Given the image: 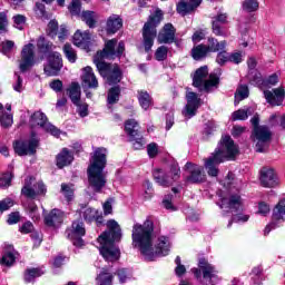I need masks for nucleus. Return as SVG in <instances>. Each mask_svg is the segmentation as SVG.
<instances>
[{
  "mask_svg": "<svg viewBox=\"0 0 285 285\" xmlns=\"http://www.w3.org/2000/svg\"><path fill=\"white\" fill-rule=\"evenodd\" d=\"M205 168H206V170H207V175L209 176V177H218V175H219V168H217L216 166H215V164H209V160H207L206 163H205Z\"/></svg>",
  "mask_w": 285,
  "mask_h": 285,
  "instance_id": "e2e57ef3",
  "label": "nucleus"
},
{
  "mask_svg": "<svg viewBox=\"0 0 285 285\" xmlns=\"http://www.w3.org/2000/svg\"><path fill=\"white\" fill-rule=\"evenodd\" d=\"M236 95H238L240 101L244 99H248V95H250V91L248 90V86L240 85L236 90Z\"/></svg>",
  "mask_w": 285,
  "mask_h": 285,
  "instance_id": "69168bd1",
  "label": "nucleus"
},
{
  "mask_svg": "<svg viewBox=\"0 0 285 285\" xmlns=\"http://www.w3.org/2000/svg\"><path fill=\"white\" fill-rule=\"evenodd\" d=\"M12 206H14V200L10 197L0 200V217L6 213V210L11 209Z\"/></svg>",
  "mask_w": 285,
  "mask_h": 285,
  "instance_id": "603ef678",
  "label": "nucleus"
},
{
  "mask_svg": "<svg viewBox=\"0 0 285 285\" xmlns=\"http://www.w3.org/2000/svg\"><path fill=\"white\" fill-rule=\"evenodd\" d=\"M228 209L239 213L242 210V196L239 194H232L227 203Z\"/></svg>",
  "mask_w": 285,
  "mask_h": 285,
  "instance_id": "ea45409f",
  "label": "nucleus"
},
{
  "mask_svg": "<svg viewBox=\"0 0 285 285\" xmlns=\"http://www.w3.org/2000/svg\"><path fill=\"white\" fill-rule=\"evenodd\" d=\"M154 180L158 186H163V188H170L173 186V180L168 174L164 173L163 169H155L153 173Z\"/></svg>",
  "mask_w": 285,
  "mask_h": 285,
  "instance_id": "7c9ffc66",
  "label": "nucleus"
},
{
  "mask_svg": "<svg viewBox=\"0 0 285 285\" xmlns=\"http://www.w3.org/2000/svg\"><path fill=\"white\" fill-rule=\"evenodd\" d=\"M124 52H126V42L119 41L117 46V39L107 40L104 49L96 52L94 63L97 66L98 61H106L104 59H120Z\"/></svg>",
  "mask_w": 285,
  "mask_h": 285,
  "instance_id": "39448f33",
  "label": "nucleus"
},
{
  "mask_svg": "<svg viewBox=\"0 0 285 285\" xmlns=\"http://www.w3.org/2000/svg\"><path fill=\"white\" fill-rule=\"evenodd\" d=\"M124 28V19L119 14H111L106 22L107 35H117Z\"/></svg>",
  "mask_w": 285,
  "mask_h": 285,
  "instance_id": "a878e982",
  "label": "nucleus"
},
{
  "mask_svg": "<svg viewBox=\"0 0 285 285\" xmlns=\"http://www.w3.org/2000/svg\"><path fill=\"white\" fill-rule=\"evenodd\" d=\"M137 128H139L137 120L131 118L125 121V132L128 135L129 141H132L134 150H141L146 146V140Z\"/></svg>",
  "mask_w": 285,
  "mask_h": 285,
  "instance_id": "9b49d317",
  "label": "nucleus"
},
{
  "mask_svg": "<svg viewBox=\"0 0 285 285\" xmlns=\"http://www.w3.org/2000/svg\"><path fill=\"white\" fill-rule=\"evenodd\" d=\"M204 3V0H180L176 4V12L181 17H186L187 14H193Z\"/></svg>",
  "mask_w": 285,
  "mask_h": 285,
  "instance_id": "4be33fe9",
  "label": "nucleus"
},
{
  "mask_svg": "<svg viewBox=\"0 0 285 285\" xmlns=\"http://www.w3.org/2000/svg\"><path fill=\"white\" fill-rule=\"evenodd\" d=\"M252 139L258 141L256 144V153H264V145L262 144H268L273 139V131L268 126L262 125L252 130Z\"/></svg>",
  "mask_w": 285,
  "mask_h": 285,
  "instance_id": "dca6fc26",
  "label": "nucleus"
},
{
  "mask_svg": "<svg viewBox=\"0 0 285 285\" xmlns=\"http://www.w3.org/2000/svg\"><path fill=\"white\" fill-rule=\"evenodd\" d=\"M0 124L2 128H10L13 124L12 114H2V116L0 117Z\"/></svg>",
  "mask_w": 285,
  "mask_h": 285,
  "instance_id": "052dcab7",
  "label": "nucleus"
},
{
  "mask_svg": "<svg viewBox=\"0 0 285 285\" xmlns=\"http://www.w3.org/2000/svg\"><path fill=\"white\" fill-rule=\"evenodd\" d=\"M164 20V11L156 9L154 14L149 16L148 20L144 23L141 29V43L145 52H150L157 39V27Z\"/></svg>",
  "mask_w": 285,
  "mask_h": 285,
  "instance_id": "7ed1b4c3",
  "label": "nucleus"
},
{
  "mask_svg": "<svg viewBox=\"0 0 285 285\" xmlns=\"http://www.w3.org/2000/svg\"><path fill=\"white\" fill-rule=\"evenodd\" d=\"M248 219H250L249 215H242V214L234 215L229 219L227 228H230L233 224H238L239 222L246 223L248 222Z\"/></svg>",
  "mask_w": 285,
  "mask_h": 285,
  "instance_id": "4d7b16f0",
  "label": "nucleus"
},
{
  "mask_svg": "<svg viewBox=\"0 0 285 285\" xmlns=\"http://www.w3.org/2000/svg\"><path fill=\"white\" fill-rule=\"evenodd\" d=\"M207 161L209 164H224V161H235V159L228 158V154L218 147L215 149L213 157H209Z\"/></svg>",
  "mask_w": 285,
  "mask_h": 285,
  "instance_id": "72a5a7b5",
  "label": "nucleus"
},
{
  "mask_svg": "<svg viewBox=\"0 0 285 285\" xmlns=\"http://www.w3.org/2000/svg\"><path fill=\"white\" fill-rule=\"evenodd\" d=\"M155 223L150 218H147L144 224L136 223L132 226V246L139 249L146 262H155L157 257H166L170 253V244L166 240V236L159 237L158 244L153 247Z\"/></svg>",
  "mask_w": 285,
  "mask_h": 285,
  "instance_id": "f257e3e1",
  "label": "nucleus"
},
{
  "mask_svg": "<svg viewBox=\"0 0 285 285\" xmlns=\"http://www.w3.org/2000/svg\"><path fill=\"white\" fill-rule=\"evenodd\" d=\"M63 55L68 59L69 63H77V51L72 48V45L65 43Z\"/></svg>",
  "mask_w": 285,
  "mask_h": 285,
  "instance_id": "37998d69",
  "label": "nucleus"
},
{
  "mask_svg": "<svg viewBox=\"0 0 285 285\" xmlns=\"http://www.w3.org/2000/svg\"><path fill=\"white\" fill-rule=\"evenodd\" d=\"M248 119V111L246 109H238L232 114L233 121H246Z\"/></svg>",
  "mask_w": 285,
  "mask_h": 285,
  "instance_id": "5fc2aeb1",
  "label": "nucleus"
},
{
  "mask_svg": "<svg viewBox=\"0 0 285 285\" xmlns=\"http://www.w3.org/2000/svg\"><path fill=\"white\" fill-rule=\"evenodd\" d=\"M73 45L78 48H90V41H92V38L90 36L89 31L81 32L80 30H77L72 37Z\"/></svg>",
  "mask_w": 285,
  "mask_h": 285,
  "instance_id": "cd10ccee",
  "label": "nucleus"
},
{
  "mask_svg": "<svg viewBox=\"0 0 285 285\" xmlns=\"http://www.w3.org/2000/svg\"><path fill=\"white\" fill-rule=\"evenodd\" d=\"M49 87L53 92H62L63 91V81L60 79H55L49 83Z\"/></svg>",
  "mask_w": 285,
  "mask_h": 285,
  "instance_id": "774afa93",
  "label": "nucleus"
},
{
  "mask_svg": "<svg viewBox=\"0 0 285 285\" xmlns=\"http://www.w3.org/2000/svg\"><path fill=\"white\" fill-rule=\"evenodd\" d=\"M244 12H257L259 10V1L245 0L242 4Z\"/></svg>",
  "mask_w": 285,
  "mask_h": 285,
  "instance_id": "c03bdc74",
  "label": "nucleus"
},
{
  "mask_svg": "<svg viewBox=\"0 0 285 285\" xmlns=\"http://www.w3.org/2000/svg\"><path fill=\"white\" fill-rule=\"evenodd\" d=\"M191 273L196 279H202L203 276L206 284L210 285H215V279H219V276L217 275L219 272L213 264L208 263L206 257L198 258V268H191Z\"/></svg>",
  "mask_w": 285,
  "mask_h": 285,
  "instance_id": "0eeeda50",
  "label": "nucleus"
},
{
  "mask_svg": "<svg viewBox=\"0 0 285 285\" xmlns=\"http://www.w3.org/2000/svg\"><path fill=\"white\" fill-rule=\"evenodd\" d=\"M41 139L37 135V131H30V138L28 140H16L13 142V150L19 157H26L28 155H37V148H39Z\"/></svg>",
  "mask_w": 285,
  "mask_h": 285,
  "instance_id": "6e6552de",
  "label": "nucleus"
},
{
  "mask_svg": "<svg viewBox=\"0 0 285 285\" xmlns=\"http://www.w3.org/2000/svg\"><path fill=\"white\" fill-rule=\"evenodd\" d=\"M208 77V66H202L194 72L193 83L194 88H197L199 92H210L212 88H217L219 86V76L217 73H210Z\"/></svg>",
  "mask_w": 285,
  "mask_h": 285,
  "instance_id": "20e7f679",
  "label": "nucleus"
},
{
  "mask_svg": "<svg viewBox=\"0 0 285 285\" xmlns=\"http://www.w3.org/2000/svg\"><path fill=\"white\" fill-rule=\"evenodd\" d=\"M228 53L226 52V50H220L217 56H216V63H218L219 66H226L228 60Z\"/></svg>",
  "mask_w": 285,
  "mask_h": 285,
  "instance_id": "338daca9",
  "label": "nucleus"
},
{
  "mask_svg": "<svg viewBox=\"0 0 285 285\" xmlns=\"http://www.w3.org/2000/svg\"><path fill=\"white\" fill-rule=\"evenodd\" d=\"M73 106L77 107V112H78L79 117H81L82 119L85 117H88V115H90V111L88 110V108H89L88 102H81V100H80V101H78V104H73Z\"/></svg>",
  "mask_w": 285,
  "mask_h": 285,
  "instance_id": "8fccbe9b",
  "label": "nucleus"
},
{
  "mask_svg": "<svg viewBox=\"0 0 285 285\" xmlns=\"http://www.w3.org/2000/svg\"><path fill=\"white\" fill-rule=\"evenodd\" d=\"M96 68L100 77L106 79L109 86H119V83H121V80L124 79V70H121L119 63L112 65L106 61H98Z\"/></svg>",
  "mask_w": 285,
  "mask_h": 285,
  "instance_id": "423d86ee",
  "label": "nucleus"
},
{
  "mask_svg": "<svg viewBox=\"0 0 285 285\" xmlns=\"http://www.w3.org/2000/svg\"><path fill=\"white\" fill-rule=\"evenodd\" d=\"M98 242L100 244L99 253L105 262L115 264V262H119V259H121V249H119V246H117L116 243L106 240Z\"/></svg>",
  "mask_w": 285,
  "mask_h": 285,
  "instance_id": "ddd939ff",
  "label": "nucleus"
},
{
  "mask_svg": "<svg viewBox=\"0 0 285 285\" xmlns=\"http://www.w3.org/2000/svg\"><path fill=\"white\" fill-rule=\"evenodd\" d=\"M106 226L108 229L99 235L98 242H121V226H119V223L115 219H109Z\"/></svg>",
  "mask_w": 285,
  "mask_h": 285,
  "instance_id": "2eb2a0df",
  "label": "nucleus"
},
{
  "mask_svg": "<svg viewBox=\"0 0 285 285\" xmlns=\"http://www.w3.org/2000/svg\"><path fill=\"white\" fill-rule=\"evenodd\" d=\"M8 32V13L6 11L0 12V35Z\"/></svg>",
  "mask_w": 285,
  "mask_h": 285,
  "instance_id": "bf43d9fd",
  "label": "nucleus"
},
{
  "mask_svg": "<svg viewBox=\"0 0 285 285\" xmlns=\"http://www.w3.org/2000/svg\"><path fill=\"white\" fill-rule=\"evenodd\" d=\"M137 99L140 108L142 110H148L150 107L155 106V100L153 96L147 90L140 89L137 91Z\"/></svg>",
  "mask_w": 285,
  "mask_h": 285,
  "instance_id": "c85d7f7f",
  "label": "nucleus"
},
{
  "mask_svg": "<svg viewBox=\"0 0 285 285\" xmlns=\"http://www.w3.org/2000/svg\"><path fill=\"white\" fill-rule=\"evenodd\" d=\"M208 46L207 49L209 52H219L222 50H226V40H217L216 38H208Z\"/></svg>",
  "mask_w": 285,
  "mask_h": 285,
  "instance_id": "58836bf2",
  "label": "nucleus"
},
{
  "mask_svg": "<svg viewBox=\"0 0 285 285\" xmlns=\"http://www.w3.org/2000/svg\"><path fill=\"white\" fill-rule=\"evenodd\" d=\"M147 155L149 159H155L159 155V146L157 142H150L147 145Z\"/></svg>",
  "mask_w": 285,
  "mask_h": 285,
  "instance_id": "13d9d810",
  "label": "nucleus"
},
{
  "mask_svg": "<svg viewBox=\"0 0 285 285\" xmlns=\"http://www.w3.org/2000/svg\"><path fill=\"white\" fill-rule=\"evenodd\" d=\"M14 262H17V257L12 252L4 254L0 259V264L2 266H8V267L13 266Z\"/></svg>",
  "mask_w": 285,
  "mask_h": 285,
  "instance_id": "09e8293b",
  "label": "nucleus"
},
{
  "mask_svg": "<svg viewBox=\"0 0 285 285\" xmlns=\"http://www.w3.org/2000/svg\"><path fill=\"white\" fill-rule=\"evenodd\" d=\"M169 168L173 181H177L181 177V169L179 168V164L177 161H173L170 163Z\"/></svg>",
  "mask_w": 285,
  "mask_h": 285,
  "instance_id": "3c124183",
  "label": "nucleus"
},
{
  "mask_svg": "<svg viewBox=\"0 0 285 285\" xmlns=\"http://www.w3.org/2000/svg\"><path fill=\"white\" fill-rule=\"evenodd\" d=\"M81 20L86 22V26H88V28H97V18L95 17V11H82Z\"/></svg>",
  "mask_w": 285,
  "mask_h": 285,
  "instance_id": "79ce46f5",
  "label": "nucleus"
},
{
  "mask_svg": "<svg viewBox=\"0 0 285 285\" xmlns=\"http://www.w3.org/2000/svg\"><path fill=\"white\" fill-rule=\"evenodd\" d=\"M184 170L188 173L184 176L185 184H204L206 181V171L204 167L191 161L186 163Z\"/></svg>",
  "mask_w": 285,
  "mask_h": 285,
  "instance_id": "f8f14e48",
  "label": "nucleus"
},
{
  "mask_svg": "<svg viewBox=\"0 0 285 285\" xmlns=\"http://www.w3.org/2000/svg\"><path fill=\"white\" fill-rule=\"evenodd\" d=\"M259 184L263 188H277L279 186V176L274 168L264 166L259 170Z\"/></svg>",
  "mask_w": 285,
  "mask_h": 285,
  "instance_id": "f3484780",
  "label": "nucleus"
},
{
  "mask_svg": "<svg viewBox=\"0 0 285 285\" xmlns=\"http://www.w3.org/2000/svg\"><path fill=\"white\" fill-rule=\"evenodd\" d=\"M36 13L41 19H50V17H48V11H46V4L42 2H36Z\"/></svg>",
  "mask_w": 285,
  "mask_h": 285,
  "instance_id": "680f3d73",
  "label": "nucleus"
},
{
  "mask_svg": "<svg viewBox=\"0 0 285 285\" xmlns=\"http://www.w3.org/2000/svg\"><path fill=\"white\" fill-rule=\"evenodd\" d=\"M112 282H115V274L110 273L108 267H102L96 276V285H112Z\"/></svg>",
  "mask_w": 285,
  "mask_h": 285,
  "instance_id": "c756f323",
  "label": "nucleus"
},
{
  "mask_svg": "<svg viewBox=\"0 0 285 285\" xmlns=\"http://www.w3.org/2000/svg\"><path fill=\"white\" fill-rule=\"evenodd\" d=\"M99 210L92 207H87L82 213V218L87 222V224H92Z\"/></svg>",
  "mask_w": 285,
  "mask_h": 285,
  "instance_id": "49530a36",
  "label": "nucleus"
},
{
  "mask_svg": "<svg viewBox=\"0 0 285 285\" xmlns=\"http://www.w3.org/2000/svg\"><path fill=\"white\" fill-rule=\"evenodd\" d=\"M209 52L210 51H208L207 46L200 43L191 48V58L194 61H202V59H206L208 57Z\"/></svg>",
  "mask_w": 285,
  "mask_h": 285,
  "instance_id": "473e14b6",
  "label": "nucleus"
},
{
  "mask_svg": "<svg viewBox=\"0 0 285 285\" xmlns=\"http://www.w3.org/2000/svg\"><path fill=\"white\" fill-rule=\"evenodd\" d=\"M175 35H177V29L173 23L164 24L163 31L158 35V43H175Z\"/></svg>",
  "mask_w": 285,
  "mask_h": 285,
  "instance_id": "393cba45",
  "label": "nucleus"
},
{
  "mask_svg": "<svg viewBox=\"0 0 285 285\" xmlns=\"http://www.w3.org/2000/svg\"><path fill=\"white\" fill-rule=\"evenodd\" d=\"M14 175L10 171H7L0 177V188H10L12 186V179Z\"/></svg>",
  "mask_w": 285,
  "mask_h": 285,
  "instance_id": "de8ad7c7",
  "label": "nucleus"
},
{
  "mask_svg": "<svg viewBox=\"0 0 285 285\" xmlns=\"http://www.w3.org/2000/svg\"><path fill=\"white\" fill-rule=\"evenodd\" d=\"M108 150L104 147H98L91 156L90 164L87 168V179L89 187L94 193H101L106 188V175L104 170L108 166Z\"/></svg>",
  "mask_w": 285,
  "mask_h": 285,
  "instance_id": "f03ea898",
  "label": "nucleus"
},
{
  "mask_svg": "<svg viewBox=\"0 0 285 285\" xmlns=\"http://www.w3.org/2000/svg\"><path fill=\"white\" fill-rule=\"evenodd\" d=\"M29 126L31 129L40 128L45 129V132H49L52 137H61V129L57 128V126L48 122V116L41 111H35L29 119Z\"/></svg>",
  "mask_w": 285,
  "mask_h": 285,
  "instance_id": "9d476101",
  "label": "nucleus"
},
{
  "mask_svg": "<svg viewBox=\"0 0 285 285\" xmlns=\"http://www.w3.org/2000/svg\"><path fill=\"white\" fill-rule=\"evenodd\" d=\"M121 97V86L114 85L107 92V104L109 106H115Z\"/></svg>",
  "mask_w": 285,
  "mask_h": 285,
  "instance_id": "c9c22d12",
  "label": "nucleus"
},
{
  "mask_svg": "<svg viewBox=\"0 0 285 285\" xmlns=\"http://www.w3.org/2000/svg\"><path fill=\"white\" fill-rule=\"evenodd\" d=\"M156 61H166L168 59V47L160 46L155 51Z\"/></svg>",
  "mask_w": 285,
  "mask_h": 285,
  "instance_id": "a18cd8bd",
  "label": "nucleus"
},
{
  "mask_svg": "<svg viewBox=\"0 0 285 285\" xmlns=\"http://www.w3.org/2000/svg\"><path fill=\"white\" fill-rule=\"evenodd\" d=\"M218 146L220 150H224L227 154L228 159H237V155H239V146L235 144V140H233L230 135H223Z\"/></svg>",
  "mask_w": 285,
  "mask_h": 285,
  "instance_id": "aec40b11",
  "label": "nucleus"
},
{
  "mask_svg": "<svg viewBox=\"0 0 285 285\" xmlns=\"http://www.w3.org/2000/svg\"><path fill=\"white\" fill-rule=\"evenodd\" d=\"M85 76L82 78L83 83L88 86V88L97 89L99 88V81L97 80V76H95V71H92V67L87 66L83 68Z\"/></svg>",
  "mask_w": 285,
  "mask_h": 285,
  "instance_id": "2f4dec72",
  "label": "nucleus"
},
{
  "mask_svg": "<svg viewBox=\"0 0 285 285\" xmlns=\"http://www.w3.org/2000/svg\"><path fill=\"white\" fill-rule=\"evenodd\" d=\"M199 106H202V98L195 91H189L187 94V104H186V115L187 117H195L197 115V110H199Z\"/></svg>",
  "mask_w": 285,
  "mask_h": 285,
  "instance_id": "b1692460",
  "label": "nucleus"
},
{
  "mask_svg": "<svg viewBox=\"0 0 285 285\" xmlns=\"http://www.w3.org/2000/svg\"><path fill=\"white\" fill-rule=\"evenodd\" d=\"M43 224L48 228H59L63 224V212L57 208L51 209L43 216Z\"/></svg>",
  "mask_w": 285,
  "mask_h": 285,
  "instance_id": "412c9836",
  "label": "nucleus"
},
{
  "mask_svg": "<svg viewBox=\"0 0 285 285\" xmlns=\"http://www.w3.org/2000/svg\"><path fill=\"white\" fill-rule=\"evenodd\" d=\"M21 222V214L19 212H12L8 215L7 224L9 226H14V224H19Z\"/></svg>",
  "mask_w": 285,
  "mask_h": 285,
  "instance_id": "0e129e2a",
  "label": "nucleus"
},
{
  "mask_svg": "<svg viewBox=\"0 0 285 285\" xmlns=\"http://www.w3.org/2000/svg\"><path fill=\"white\" fill-rule=\"evenodd\" d=\"M21 195L22 197H26V199H37V190L32 188V181H24V185L21 188Z\"/></svg>",
  "mask_w": 285,
  "mask_h": 285,
  "instance_id": "a19ab883",
  "label": "nucleus"
},
{
  "mask_svg": "<svg viewBox=\"0 0 285 285\" xmlns=\"http://www.w3.org/2000/svg\"><path fill=\"white\" fill-rule=\"evenodd\" d=\"M43 275V272L39 267H31L27 268L23 274V279L26 284H30V282H35L37 277H41Z\"/></svg>",
  "mask_w": 285,
  "mask_h": 285,
  "instance_id": "4c0bfd02",
  "label": "nucleus"
},
{
  "mask_svg": "<svg viewBox=\"0 0 285 285\" xmlns=\"http://www.w3.org/2000/svg\"><path fill=\"white\" fill-rule=\"evenodd\" d=\"M63 68V58L58 51H52L47 56V65L43 67L45 75L47 77H59Z\"/></svg>",
  "mask_w": 285,
  "mask_h": 285,
  "instance_id": "4468645a",
  "label": "nucleus"
},
{
  "mask_svg": "<svg viewBox=\"0 0 285 285\" xmlns=\"http://www.w3.org/2000/svg\"><path fill=\"white\" fill-rule=\"evenodd\" d=\"M37 48L38 51L40 52V55H49L52 51V42L48 39H46V37L40 36L37 40Z\"/></svg>",
  "mask_w": 285,
  "mask_h": 285,
  "instance_id": "e433bc0d",
  "label": "nucleus"
},
{
  "mask_svg": "<svg viewBox=\"0 0 285 285\" xmlns=\"http://www.w3.org/2000/svg\"><path fill=\"white\" fill-rule=\"evenodd\" d=\"M75 161V156L68 148H62V150L56 156V166L59 170H63L66 166H70Z\"/></svg>",
  "mask_w": 285,
  "mask_h": 285,
  "instance_id": "bb28decb",
  "label": "nucleus"
},
{
  "mask_svg": "<svg viewBox=\"0 0 285 285\" xmlns=\"http://www.w3.org/2000/svg\"><path fill=\"white\" fill-rule=\"evenodd\" d=\"M65 235L67 239L71 240L72 246L83 248L86 246V242L83 240V237H86V223H83V219L78 218L73 220L71 226L65 230Z\"/></svg>",
  "mask_w": 285,
  "mask_h": 285,
  "instance_id": "1a4fd4ad",
  "label": "nucleus"
},
{
  "mask_svg": "<svg viewBox=\"0 0 285 285\" xmlns=\"http://www.w3.org/2000/svg\"><path fill=\"white\" fill-rule=\"evenodd\" d=\"M47 33L49 37H57L59 35V22L57 20L49 21Z\"/></svg>",
  "mask_w": 285,
  "mask_h": 285,
  "instance_id": "864d4df0",
  "label": "nucleus"
},
{
  "mask_svg": "<svg viewBox=\"0 0 285 285\" xmlns=\"http://www.w3.org/2000/svg\"><path fill=\"white\" fill-rule=\"evenodd\" d=\"M264 97H265L267 104H269V106H282V104H284V99H285L284 87L275 88V89H273V91L265 90Z\"/></svg>",
  "mask_w": 285,
  "mask_h": 285,
  "instance_id": "5701e85b",
  "label": "nucleus"
},
{
  "mask_svg": "<svg viewBox=\"0 0 285 285\" xmlns=\"http://www.w3.org/2000/svg\"><path fill=\"white\" fill-rule=\"evenodd\" d=\"M67 95L72 104H79L81 101V87L79 82H71L70 87L67 88Z\"/></svg>",
  "mask_w": 285,
  "mask_h": 285,
  "instance_id": "f704fd0d",
  "label": "nucleus"
},
{
  "mask_svg": "<svg viewBox=\"0 0 285 285\" xmlns=\"http://www.w3.org/2000/svg\"><path fill=\"white\" fill-rule=\"evenodd\" d=\"M70 14L79 17L81 14V0H72L69 6Z\"/></svg>",
  "mask_w": 285,
  "mask_h": 285,
  "instance_id": "6e6d98bb",
  "label": "nucleus"
},
{
  "mask_svg": "<svg viewBox=\"0 0 285 285\" xmlns=\"http://www.w3.org/2000/svg\"><path fill=\"white\" fill-rule=\"evenodd\" d=\"M285 215V198L278 200L275 205L272 214V222L265 227V235H268L271 230H275L279 226V222H284Z\"/></svg>",
  "mask_w": 285,
  "mask_h": 285,
  "instance_id": "a211bd4d",
  "label": "nucleus"
},
{
  "mask_svg": "<svg viewBox=\"0 0 285 285\" xmlns=\"http://www.w3.org/2000/svg\"><path fill=\"white\" fill-rule=\"evenodd\" d=\"M35 46L32 43L26 45L21 50L20 71L28 72L35 66Z\"/></svg>",
  "mask_w": 285,
  "mask_h": 285,
  "instance_id": "6ab92c4d",
  "label": "nucleus"
}]
</instances>
